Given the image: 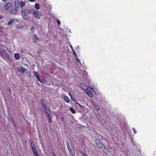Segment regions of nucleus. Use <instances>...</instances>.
Returning a JSON list of instances; mask_svg holds the SVG:
<instances>
[{"instance_id":"1","label":"nucleus","mask_w":156,"mask_h":156,"mask_svg":"<svg viewBox=\"0 0 156 156\" xmlns=\"http://www.w3.org/2000/svg\"><path fill=\"white\" fill-rule=\"evenodd\" d=\"M15 6H16V8H18L20 6L21 8H22L25 5V4L23 1H20L19 2L18 1H15L14 2Z\"/></svg>"},{"instance_id":"2","label":"nucleus","mask_w":156,"mask_h":156,"mask_svg":"<svg viewBox=\"0 0 156 156\" xmlns=\"http://www.w3.org/2000/svg\"><path fill=\"white\" fill-rule=\"evenodd\" d=\"M21 14L22 16L24 19H26L27 18V15L29 14L28 10L23 9L21 11Z\"/></svg>"},{"instance_id":"3","label":"nucleus","mask_w":156,"mask_h":156,"mask_svg":"<svg viewBox=\"0 0 156 156\" xmlns=\"http://www.w3.org/2000/svg\"><path fill=\"white\" fill-rule=\"evenodd\" d=\"M31 146L32 149L35 156H38V154L37 153V150L36 149L34 148L33 146L32 143L31 142Z\"/></svg>"},{"instance_id":"4","label":"nucleus","mask_w":156,"mask_h":156,"mask_svg":"<svg viewBox=\"0 0 156 156\" xmlns=\"http://www.w3.org/2000/svg\"><path fill=\"white\" fill-rule=\"evenodd\" d=\"M100 147H98V148H100L103 152L104 153H107V150L106 149V147L103 144L101 145H100Z\"/></svg>"},{"instance_id":"5","label":"nucleus","mask_w":156,"mask_h":156,"mask_svg":"<svg viewBox=\"0 0 156 156\" xmlns=\"http://www.w3.org/2000/svg\"><path fill=\"white\" fill-rule=\"evenodd\" d=\"M16 6H15V9H13L10 10V13L12 14L16 15L18 11V8H16Z\"/></svg>"},{"instance_id":"6","label":"nucleus","mask_w":156,"mask_h":156,"mask_svg":"<svg viewBox=\"0 0 156 156\" xmlns=\"http://www.w3.org/2000/svg\"><path fill=\"white\" fill-rule=\"evenodd\" d=\"M45 115L47 118L52 117L51 114V111L48 108L46 109V111H44Z\"/></svg>"},{"instance_id":"7","label":"nucleus","mask_w":156,"mask_h":156,"mask_svg":"<svg viewBox=\"0 0 156 156\" xmlns=\"http://www.w3.org/2000/svg\"><path fill=\"white\" fill-rule=\"evenodd\" d=\"M26 69L24 67H20L18 68L17 69L18 71L21 73H25Z\"/></svg>"},{"instance_id":"8","label":"nucleus","mask_w":156,"mask_h":156,"mask_svg":"<svg viewBox=\"0 0 156 156\" xmlns=\"http://www.w3.org/2000/svg\"><path fill=\"white\" fill-rule=\"evenodd\" d=\"M33 74L34 76L36 77L37 79L41 83L42 82V81L40 79V75H38L37 72L36 71H34V73Z\"/></svg>"},{"instance_id":"9","label":"nucleus","mask_w":156,"mask_h":156,"mask_svg":"<svg viewBox=\"0 0 156 156\" xmlns=\"http://www.w3.org/2000/svg\"><path fill=\"white\" fill-rule=\"evenodd\" d=\"M32 39L34 41V42L36 43L38 42L39 41V39L36 34L33 35V37H32Z\"/></svg>"},{"instance_id":"10","label":"nucleus","mask_w":156,"mask_h":156,"mask_svg":"<svg viewBox=\"0 0 156 156\" xmlns=\"http://www.w3.org/2000/svg\"><path fill=\"white\" fill-rule=\"evenodd\" d=\"M3 51L4 50H3L1 54H0V55L3 58H6L8 56V54L6 52H4Z\"/></svg>"},{"instance_id":"11","label":"nucleus","mask_w":156,"mask_h":156,"mask_svg":"<svg viewBox=\"0 0 156 156\" xmlns=\"http://www.w3.org/2000/svg\"><path fill=\"white\" fill-rule=\"evenodd\" d=\"M11 4L10 3H7L4 5V8L5 9L8 10L11 7Z\"/></svg>"},{"instance_id":"12","label":"nucleus","mask_w":156,"mask_h":156,"mask_svg":"<svg viewBox=\"0 0 156 156\" xmlns=\"http://www.w3.org/2000/svg\"><path fill=\"white\" fill-rule=\"evenodd\" d=\"M96 145L97 147H100V145H101L102 144V143L101 142L100 140L98 139H97L96 140Z\"/></svg>"},{"instance_id":"13","label":"nucleus","mask_w":156,"mask_h":156,"mask_svg":"<svg viewBox=\"0 0 156 156\" xmlns=\"http://www.w3.org/2000/svg\"><path fill=\"white\" fill-rule=\"evenodd\" d=\"M44 101L43 99L41 100V106L42 108L44 109V111H46V109H48V108L45 106L44 104L43 103V101Z\"/></svg>"},{"instance_id":"14","label":"nucleus","mask_w":156,"mask_h":156,"mask_svg":"<svg viewBox=\"0 0 156 156\" xmlns=\"http://www.w3.org/2000/svg\"><path fill=\"white\" fill-rule=\"evenodd\" d=\"M33 16L37 19H40V16L38 14V12H34L33 13Z\"/></svg>"},{"instance_id":"15","label":"nucleus","mask_w":156,"mask_h":156,"mask_svg":"<svg viewBox=\"0 0 156 156\" xmlns=\"http://www.w3.org/2000/svg\"><path fill=\"white\" fill-rule=\"evenodd\" d=\"M86 93L89 97H93V95L90 90H88L87 91V92H86Z\"/></svg>"},{"instance_id":"16","label":"nucleus","mask_w":156,"mask_h":156,"mask_svg":"<svg viewBox=\"0 0 156 156\" xmlns=\"http://www.w3.org/2000/svg\"><path fill=\"white\" fill-rule=\"evenodd\" d=\"M66 145L67 147V148L68 150V151H69V153L71 154V153H72V150L71 149L70 146H69V144L67 141H66Z\"/></svg>"},{"instance_id":"17","label":"nucleus","mask_w":156,"mask_h":156,"mask_svg":"<svg viewBox=\"0 0 156 156\" xmlns=\"http://www.w3.org/2000/svg\"><path fill=\"white\" fill-rule=\"evenodd\" d=\"M64 100L67 103H69V99L66 96L64 97Z\"/></svg>"},{"instance_id":"18","label":"nucleus","mask_w":156,"mask_h":156,"mask_svg":"<svg viewBox=\"0 0 156 156\" xmlns=\"http://www.w3.org/2000/svg\"><path fill=\"white\" fill-rule=\"evenodd\" d=\"M24 73H26L29 77H30L31 76V74L30 72L27 69H26Z\"/></svg>"},{"instance_id":"19","label":"nucleus","mask_w":156,"mask_h":156,"mask_svg":"<svg viewBox=\"0 0 156 156\" xmlns=\"http://www.w3.org/2000/svg\"><path fill=\"white\" fill-rule=\"evenodd\" d=\"M14 58H15L17 60L19 59L20 58V56L19 54L15 53L14 54Z\"/></svg>"},{"instance_id":"20","label":"nucleus","mask_w":156,"mask_h":156,"mask_svg":"<svg viewBox=\"0 0 156 156\" xmlns=\"http://www.w3.org/2000/svg\"><path fill=\"white\" fill-rule=\"evenodd\" d=\"M36 11H35V9H31L30 10H28V14L29 13H32L33 14V13L34 12H36Z\"/></svg>"},{"instance_id":"21","label":"nucleus","mask_w":156,"mask_h":156,"mask_svg":"<svg viewBox=\"0 0 156 156\" xmlns=\"http://www.w3.org/2000/svg\"><path fill=\"white\" fill-rule=\"evenodd\" d=\"M14 21V19H11L10 20L8 24L9 26H11V24L13 23Z\"/></svg>"},{"instance_id":"22","label":"nucleus","mask_w":156,"mask_h":156,"mask_svg":"<svg viewBox=\"0 0 156 156\" xmlns=\"http://www.w3.org/2000/svg\"><path fill=\"white\" fill-rule=\"evenodd\" d=\"M35 7L36 9H39L40 8L39 4L36 3L35 4Z\"/></svg>"},{"instance_id":"23","label":"nucleus","mask_w":156,"mask_h":156,"mask_svg":"<svg viewBox=\"0 0 156 156\" xmlns=\"http://www.w3.org/2000/svg\"><path fill=\"white\" fill-rule=\"evenodd\" d=\"M69 109L72 113L73 114H75L76 113V112L75 109L72 107H70Z\"/></svg>"},{"instance_id":"24","label":"nucleus","mask_w":156,"mask_h":156,"mask_svg":"<svg viewBox=\"0 0 156 156\" xmlns=\"http://www.w3.org/2000/svg\"><path fill=\"white\" fill-rule=\"evenodd\" d=\"M80 153L82 154L83 156H88L87 154L83 153L82 151H80Z\"/></svg>"},{"instance_id":"25","label":"nucleus","mask_w":156,"mask_h":156,"mask_svg":"<svg viewBox=\"0 0 156 156\" xmlns=\"http://www.w3.org/2000/svg\"><path fill=\"white\" fill-rule=\"evenodd\" d=\"M69 94L72 100H73V101L74 102H75V101H76V100L73 99V97L71 94L69 93Z\"/></svg>"},{"instance_id":"26","label":"nucleus","mask_w":156,"mask_h":156,"mask_svg":"<svg viewBox=\"0 0 156 156\" xmlns=\"http://www.w3.org/2000/svg\"><path fill=\"white\" fill-rule=\"evenodd\" d=\"M75 58H76V61H77L79 62H80V60H79V59L78 58V56L77 55H76L75 56Z\"/></svg>"},{"instance_id":"27","label":"nucleus","mask_w":156,"mask_h":156,"mask_svg":"<svg viewBox=\"0 0 156 156\" xmlns=\"http://www.w3.org/2000/svg\"><path fill=\"white\" fill-rule=\"evenodd\" d=\"M51 118L52 117L48 118V122L51 123L52 122V119H51Z\"/></svg>"},{"instance_id":"28","label":"nucleus","mask_w":156,"mask_h":156,"mask_svg":"<svg viewBox=\"0 0 156 156\" xmlns=\"http://www.w3.org/2000/svg\"><path fill=\"white\" fill-rule=\"evenodd\" d=\"M94 106L96 108V109L97 110H99V108L95 104L94 105Z\"/></svg>"},{"instance_id":"29","label":"nucleus","mask_w":156,"mask_h":156,"mask_svg":"<svg viewBox=\"0 0 156 156\" xmlns=\"http://www.w3.org/2000/svg\"><path fill=\"white\" fill-rule=\"evenodd\" d=\"M56 21L58 25H59L61 24V22L59 20H57Z\"/></svg>"},{"instance_id":"30","label":"nucleus","mask_w":156,"mask_h":156,"mask_svg":"<svg viewBox=\"0 0 156 156\" xmlns=\"http://www.w3.org/2000/svg\"><path fill=\"white\" fill-rule=\"evenodd\" d=\"M133 129L134 133H137V131L135 129L133 128Z\"/></svg>"},{"instance_id":"31","label":"nucleus","mask_w":156,"mask_h":156,"mask_svg":"<svg viewBox=\"0 0 156 156\" xmlns=\"http://www.w3.org/2000/svg\"><path fill=\"white\" fill-rule=\"evenodd\" d=\"M75 103H76L80 107H82V106L79 103L77 102L76 101H75Z\"/></svg>"},{"instance_id":"32","label":"nucleus","mask_w":156,"mask_h":156,"mask_svg":"<svg viewBox=\"0 0 156 156\" xmlns=\"http://www.w3.org/2000/svg\"><path fill=\"white\" fill-rule=\"evenodd\" d=\"M70 48H71V50L73 51H74V49H73V47L72 46V45H70Z\"/></svg>"},{"instance_id":"33","label":"nucleus","mask_w":156,"mask_h":156,"mask_svg":"<svg viewBox=\"0 0 156 156\" xmlns=\"http://www.w3.org/2000/svg\"><path fill=\"white\" fill-rule=\"evenodd\" d=\"M3 50H4L3 49H2V48L1 47H0V54L2 53V52L3 51Z\"/></svg>"},{"instance_id":"34","label":"nucleus","mask_w":156,"mask_h":156,"mask_svg":"<svg viewBox=\"0 0 156 156\" xmlns=\"http://www.w3.org/2000/svg\"><path fill=\"white\" fill-rule=\"evenodd\" d=\"M20 52L21 53H23L24 52V50H23V49L21 50Z\"/></svg>"},{"instance_id":"35","label":"nucleus","mask_w":156,"mask_h":156,"mask_svg":"<svg viewBox=\"0 0 156 156\" xmlns=\"http://www.w3.org/2000/svg\"><path fill=\"white\" fill-rule=\"evenodd\" d=\"M74 53V55H75V56L76 55V53L74 51H73Z\"/></svg>"},{"instance_id":"36","label":"nucleus","mask_w":156,"mask_h":156,"mask_svg":"<svg viewBox=\"0 0 156 156\" xmlns=\"http://www.w3.org/2000/svg\"><path fill=\"white\" fill-rule=\"evenodd\" d=\"M28 0L30 2H34L35 1V0Z\"/></svg>"},{"instance_id":"37","label":"nucleus","mask_w":156,"mask_h":156,"mask_svg":"<svg viewBox=\"0 0 156 156\" xmlns=\"http://www.w3.org/2000/svg\"><path fill=\"white\" fill-rule=\"evenodd\" d=\"M6 49H7V51H8V52H10H10H11L10 51H9V50H8V48H7V47H6Z\"/></svg>"},{"instance_id":"38","label":"nucleus","mask_w":156,"mask_h":156,"mask_svg":"<svg viewBox=\"0 0 156 156\" xmlns=\"http://www.w3.org/2000/svg\"><path fill=\"white\" fill-rule=\"evenodd\" d=\"M34 29V27H32L31 28L30 30H31V31H32V30H33Z\"/></svg>"},{"instance_id":"39","label":"nucleus","mask_w":156,"mask_h":156,"mask_svg":"<svg viewBox=\"0 0 156 156\" xmlns=\"http://www.w3.org/2000/svg\"><path fill=\"white\" fill-rule=\"evenodd\" d=\"M3 46V44H0V46L2 47Z\"/></svg>"},{"instance_id":"40","label":"nucleus","mask_w":156,"mask_h":156,"mask_svg":"<svg viewBox=\"0 0 156 156\" xmlns=\"http://www.w3.org/2000/svg\"><path fill=\"white\" fill-rule=\"evenodd\" d=\"M4 2H6L7 0H2Z\"/></svg>"},{"instance_id":"41","label":"nucleus","mask_w":156,"mask_h":156,"mask_svg":"<svg viewBox=\"0 0 156 156\" xmlns=\"http://www.w3.org/2000/svg\"><path fill=\"white\" fill-rule=\"evenodd\" d=\"M2 16L0 15V19H2Z\"/></svg>"},{"instance_id":"42","label":"nucleus","mask_w":156,"mask_h":156,"mask_svg":"<svg viewBox=\"0 0 156 156\" xmlns=\"http://www.w3.org/2000/svg\"><path fill=\"white\" fill-rule=\"evenodd\" d=\"M53 156H55V155H53Z\"/></svg>"}]
</instances>
